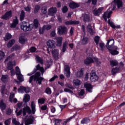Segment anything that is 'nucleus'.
<instances>
[{
  "label": "nucleus",
  "mask_w": 125,
  "mask_h": 125,
  "mask_svg": "<svg viewBox=\"0 0 125 125\" xmlns=\"http://www.w3.org/2000/svg\"><path fill=\"white\" fill-rule=\"evenodd\" d=\"M27 42V39L24 37L21 36L19 38V42L20 43H21V44H25V42Z\"/></svg>",
  "instance_id": "24"
},
{
  "label": "nucleus",
  "mask_w": 125,
  "mask_h": 125,
  "mask_svg": "<svg viewBox=\"0 0 125 125\" xmlns=\"http://www.w3.org/2000/svg\"><path fill=\"white\" fill-rule=\"evenodd\" d=\"M34 23H31L28 24V22L26 21H23L21 28V30H23L24 32H28V31H32L33 29L35 28L36 29L39 28V21L37 19H35L33 22Z\"/></svg>",
  "instance_id": "2"
},
{
  "label": "nucleus",
  "mask_w": 125,
  "mask_h": 125,
  "mask_svg": "<svg viewBox=\"0 0 125 125\" xmlns=\"http://www.w3.org/2000/svg\"><path fill=\"white\" fill-rule=\"evenodd\" d=\"M12 38V35L10 33H7L5 35V41H8V40H10V39Z\"/></svg>",
  "instance_id": "44"
},
{
  "label": "nucleus",
  "mask_w": 125,
  "mask_h": 125,
  "mask_svg": "<svg viewBox=\"0 0 125 125\" xmlns=\"http://www.w3.org/2000/svg\"><path fill=\"white\" fill-rule=\"evenodd\" d=\"M1 81L3 82V83H6V81H7V77L6 75H2Z\"/></svg>",
  "instance_id": "50"
},
{
  "label": "nucleus",
  "mask_w": 125,
  "mask_h": 125,
  "mask_svg": "<svg viewBox=\"0 0 125 125\" xmlns=\"http://www.w3.org/2000/svg\"><path fill=\"white\" fill-rule=\"evenodd\" d=\"M83 21L84 22H89L90 21V17L88 14H85L83 16Z\"/></svg>",
  "instance_id": "32"
},
{
  "label": "nucleus",
  "mask_w": 125,
  "mask_h": 125,
  "mask_svg": "<svg viewBox=\"0 0 125 125\" xmlns=\"http://www.w3.org/2000/svg\"><path fill=\"white\" fill-rule=\"evenodd\" d=\"M84 86L85 88H86V91L90 93L92 92V89H93V87H92V85H91V84L85 83L84 84Z\"/></svg>",
  "instance_id": "18"
},
{
  "label": "nucleus",
  "mask_w": 125,
  "mask_h": 125,
  "mask_svg": "<svg viewBox=\"0 0 125 125\" xmlns=\"http://www.w3.org/2000/svg\"><path fill=\"white\" fill-rule=\"evenodd\" d=\"M0 109L3 112L6 109V104H4L3 100H1L0 102Z\"/></svg>",
  "instance_id": "23"
},
{
  "label": "nucleus",
  "mask_w": 125,
  "mask_h": 125,
  "mask_svg": "<svg viewBox=\"0 0 125 125\" xmlns=\"http://www.w3.org/2000/svg\"><path fill=\"white\" fill-rule=\"evenodd\" d=\"M94 62H96L97 64H100V62H99L98 59L95 57H88L84 60V64L86 66H88V65H90V64H92V63H94Z\"/></svg>",
  "instance_id": "4"
},
{
  "label": "nucleus",
  "mask_w": 125,
  "mask_h": 125,
  "mask_svg": "<svg viewBox=\"0 0 125 125\" xmlns=\"http://www.w3.org/2000/svg\"><path fill=\"white\" fill-rule=\"evenodd\" d=\"M68 11V7L67 6H64L62 9V13H66Z\"/></svg>",
  "instance_id": "59"
},
{
  "label": "nucleus",
  "mask_w": 125,
  "mask_h": 125,
  "mask_svg": "<svg viewBox=\"0 0 125 125\" xmlns=\"http://www.w3.org/2000/svg\"><path fill=\"white\" fill-rule=\"evenodd\" d=\"M77 116V114H75L73 115V116H71L70 118L67 119L66 121H64L63 123L62 124V125H67V123L69 122V121H70V120H72V119H74L75 117Z\"/></svg>",
  "instance_id": "36"
},
{
  "label": "nucleus",
  "mask_w": 125,
  "mask_h": 125,
  "mask_svg": "<svg viewBox=\"0 0 125 125\" xmlns=\"http://www.w3.org/2000/svg\"><path fill=\"white\" fill-rule=\"evenodd\" d=\"M56 36V33H55V30H53L50 34V37L51 38H54Z\"/></svg>",
  "instance_id": "58"
},
{
  "label": "nucleus",
  "mask_w": 125,
  "mask_h": 125,
  "mask_svg": "<svg viewBox=\"0 0 125 125\" xmlns=\"http://www.w3.org/2000/svg\"><path fill=\"white\" fill-rule=\"evenodd\" d=\"M41 12L43 14H46V13H47V8L45 6L42 7L41 9Z\"/></svg>",
  "instance_id": "46"
},
{
  "label": "nucleus",
  "mask_w": 125,
  "mask_h": 125,
  "mask_svg": "<svg viewBox=\"0 0 125 125\" xmlns=\"http://www.w3.org/2000/svg\"><path fill=\"white\" fill-rule=\"evenodd\" d=\"M41 72L42 76H43L44 68H43V67L41 66L40 64H38L35 66V68L32 72L27 74V76H31L29 77V83H32L33 81V82H36L38 84L41 85L42 82L43 80H44V78L41 76ZM34 74H35L34 75ZM32 75H33L32 76Z\"/></svg>",
  "instance_id": "1"
},
{
  "label": "nucleus",
  "mask_w": 125,
  "mask_h": 125,
  "mask_svg": "<svg viewBox=\"0 0 125 125\" xmlns=\"http://www.w3.org/2000/svg\"><path fill=\"white\" fill-rule=\"evenodd\" d=\"M18 76V80L20 81V82H24V76H23V75H22L21 74H19L17 75Z\"/></svg>",
  "instance_id": "41"
},
{
  "label": "nucleus",
  "mask_w": 125,
  "mask_h": 125,
  "mask_svg": "<svg viewBox=\"0 0 125 125\" xmlns=\"http://www.w3.org/2000/svg\"><path fill=\"white\" fill-rule=\"evenodd\" d=\"M114 43H115V41L113 38H110L107 41L106 44V47L107 49H110L114 47Z\"/></svg>",
  "instance_id": "9"
},
{
  "label": "nucleus",
  "mask_w": 125,
  "mask_h": 125,
  "mask_svg": "<svg viewBox=\"0 0 125 125\" xmlns=\"http://www.w3.org/2000/svg\"><path fill=\"white\" fill-rule=\"evenodd\" d=\"M23 101L25 103H28L30 101V95L25 94L24 98L23 99Z\"/></svg>",
  "instance_id": "30"
},
{
  "label": "nucleus",
  "mask_w": 125,
  "mask_h": 125,
  "mask_svg": "<svg viewBox=\"0 0 125 125\" xmlns=\"http://www.w3.org/2000/svg\"><path fill=\"white\" fill-rule=\"evenodd\" d=\"M15 43V40L14 39H12L11 41H10L7 43L8 48H10V47H12V45H13Z\"/></svg>",
  "instance_id": "31"
},
{
  "label": "nucleus",
  "mask_w": 125,
  "mask_h": 125,
  "mask_svg": "<svg viewBox=\"0 0 125 125\" xmlns=\"http://www.w3.org/2000/svg\"><path fill=\"white\" fill-rule=\"evenodd\" d=\"M64 91L65 92H68L69 93H70L71 94H74V92H73V91L70 90V89H68L67 88H65L64 89Z\"/></svg>",
  "instance_id": "54"
},
{
  "label": "nucleus",
  "mask_w": 125,
  "mask_h": 125,
  "mask_svg": "<svg viewBox=\"0 0 125 125\" xmlns=\"http://www.w3.org/2000/svg\"><path fill=\"white\" fill-rule=\"evenodd\" d=\"M18 23H19L18 19L17 17H15V19L13 20L12 23L10 24V28H11L12 29L16 28L17 25H18Z\"/></svg>",
  "instance_id": "17"
},
{
  "label": "nucleus",
  "mask_w": 125,
  "mask_h": 125,
  "mask_svg": "<svg viewBox=\"0 0 125 125\" xmlns=\"http://www.w3.org/2000/svg\"><path fill=\"white\" fill-rule=\"evenodd\" d=\"M78 94L79 96H83L84 94V90L82 89L80 91H78Z\"/></svg>",
  "instance_id": "53"
},
{
  "label": "nucleus",
  "mask_w": 125,
  "mask_h": 125,
  "mask_svg": "<svg viewBox=\"0 0 125 125\" xmlns=\"http://www.w3.org/2000/svg\"><path fill=\"white\" fill-rule=\"evenodd\" d=\"M62 40H63V38H62V37L56 38L57 45H58V46H61L62 45Z\"/></svg>",
  "instance_id": "26"
},
{
  "label": "nucleus",
  "mask_w": 125,
  "mask_h": 125,
  "mask_svg": "<svg viewBox=\"0 0 125 125\" xmlns=\"http://www.w3.org/2000/svg\"><path fill=\"white\" fill-rule=\"evenodd\" d=\"M12 123L13 125H24V123H22L20 124V123L16 120V118H14L12 121Z\"/></svg>",
  "instance_id": "33"
},
{
  "label": "nucleus",
  "mask_w": 125,
  "mask_h": 125,
  "mask_svg": "<svg viewBox=\"0 0 125 125\" xmlns=\"http://www.w3.org/2000/svg\"><path fill=\"white\" fill-rule=\"evenodd\" d=\"M13 65L10 64L9 63H7V69L8 70H12L13 69Z\"/></svg>",
  "instance_id": "63"
},
{
  "label": "nucleus",
  "mask_w": 125,
  "mask_h": 125,
  "mask_svg": "<svg viewBox=\"0 0 125 125\" xmlns=\"http://www.w3.org/2000/svg\"><path fill=\"white\" fill-rule=\"evenodd\" d=\"M44 101H45V100L43 98L39 99L38 100V103H40V104H43V103H44Z\"/></svg>",
  "instance_id": "62"
},
{
  "label": "nucleus",
  "mask_w": 125,
  "mask_h": 125,
  "mask_svg": "<svg viewBox=\"0 0 125 125\" xmlns=\"http://www.w3.org/2000/svg\"><path fill=\"white\" fill-rule=\"evenodd\" d=\"M18 92L19 93H24V92L28 93V92H30V90H29V88H27L26 87L21 86L18 89Z\"/></svg>",
  "instance_id": "16"
},
{
  "label": "nucleus",
  "mask_w": 125,
  "mask_h": 125,
  "mask_svg": "<svg viewBox=\"0 0 125 125\" xmlns=\"http://www.w3.org/2000/svg\"><path fill=\"white\" fill-rule=\"evenodd\" d=\"M12 16V11H9L6 12L4 15H2L1 19L3 20H8L10 18H11Z\"/></svg>",
  "instance_id": "12"
},
{
  "label": "nucleus",
  "mask_w": 125,
  "mask_h": 125,
  "mask_svg": "<svg viewBox=\"0 0 125 125\" xmlns=\"http://www.w3.org/2000/svg\"><path fill=\"white\" fill-rule=\"evenodd\" d=\"M100 47L102 51H104V48H105V44L104 43H100Z\"/></svg>",
  "instance_id": "56"
},
{
  "label": "nucleus",
  "mask_w": 125,
  "mask_h": 125,
  "mask_svg": "<svg viewBox=\"0 0 125 125\" xmlns=\"http://www.w3.org/2000/svg\"><path fill=\"white\" fill-rule=\"evenodd\" d=\"M64 24L65 25H66V26H70V25H78V24H80V21L70 20L65 21Z\"/></svg>",
  "instance_id": "14"
},
{
  "label": "nucleus",
  "mask_w": 125,
  "mask_h": 125,
  "mask_svg": "<svg viewBox=\"0 0 125 125\" xmlns=\"http://www.w3.org/2000/svg\"><path fill=\"white\" fill-rule=\"evenodd\" d=\"M117 73H120V68L119 67H115L112 69L111 70V74L112 75H116Z\"/></svg>",
  "instance_id": "29"
},
{
  "label": "nucleus",
  "mask_w": 125,
  "mask_h": 125,
  "mask_svg": "<svg viewBox=\"0 0 125 125\" xmlns=\"http://www.w3.org/2000/svg\"><path fill=\"white\" fill-rule=\"evenodd\" d=\"M108 50L112 55H118L120 48L117 46H114L112 48L108 49Z\"/></svg>",
  "instance_id": "8"
},
{
  "label": "nucleus",
  "mask_w": 125,
  "mask_h": 125,
  "mask_svg": "<svg viewBox=\"0 0 125 125\" xmlns=\"http://www.w3.org/2000/svg\"><path fill=\"white\" fill-rule=\"evenodd\" d=\"M110 8H109V9L107 10V11L104 12V14L103 17L105 22H107V18H108V19H110L111 15H112V13H113L112 11H109L110 10Z\"/></svg>",
  "instance_id": "11"
},
{
  "label": "nucleus",
  "mask_w": 125,
  "mask_h": 125,
  "mask_svg": "<svg viewBox=\"0 0 125 125\" xmlns=\"http://www.w3.org/2000/svg\"><path fill=\"white\" fill-rule=\"evenodd\" d=\"M31 108L32 110H31V108H30V107L26 106V107H24L23 108V111L22 114L23 116H26V113H28V114H35L36 113V104L34 102V101H32L31 102Z\"/></svg>",
  "instance_id": "3"
},
{
  "label": "nucleus",
  "mask_w": 125,
  "mask_h": 125,
  "mask_svg": "<svg viewBox=\"0 0 125 125\" xmlns=\"http://www.w3.org/2000/svg\"><path fill=\"white\" fill-rule=\"evenodd\" d=\"M107 23L108 24H109V25H110V27L111 28H113V29H116V25H115V24H114V22L111 21V20L110 19H109L107 21Z\"/></svg>",
  "instance_id": "38"
},
{
  "label": "nucleus",
  "mask_w": 125,
  "mask_h": 125,
  "mask_svg": "<svg viewBox=\"0 0 125 125\" xmlns=\"http://www.w3.org/2000/svg\"><path fill=\"white\" fill-rule=\"evenodd\" d=\"M103 9H104V7H100L97 10H96V9H95L93 10L94 15L95 16H99V15H100Z\"/></svg>",
  "instance_id": "19"
},
{
  "label": "nucleus",
  "mask_w": 125,
  "mask_h": 125,
  "mask_svg": "<svg viewBox=\"0 0 125 125\" xmlns=\"http://www.w3.org/2000/svg\"><path fill=\"white\" fill-rule=\"evenodd\" d=\"M20 49V46L16 45L14 46L11 50V51H14V50H19Z\"/></svg>",
  "instance_id": "43"
},
{
  "label": "nucleus",
  "mask_w": 125,
  "mask_h": 125,
  "mask_svg": "<svg viewBox=\"0 0 125 125\" xmlns=\"http://www.w3.org/2000/svg\"><path fill=\"white\" fill-rule=\"evenodd\" d=\"M21 74V70H20V68L19 67H16V75L17 76L18 75H20Z\"/></svg>",
  "instance_id": "49"
},
{
  "label": "nucleus",
  "mask_w": 125,
  "mask_h": 125,
  "mask_svg": "<svg viewBox=\"0 0 125 125\" xmlns=\"http://www.w3.org/2000/svg\"><path fill=\"white\" fill-rule=\"evenodd\" d=\"M44 28L45 26H43L42 28L39 29V33L41 35H42L44 33V30H45Z\"/></svg>",
  "instance_id": "57"
},
{
  "label": "nucleus",
  "mask_w": 125,
  "mask_h": 125,
  "mask_svg": "<svg viewBox=\"0 0 125 125\" xmlns=\"http://www.w3.org/2000/svg\"><path fill=\"white\" fill-rule=\"evenodd\" d=\"M64 74L66 75V77L70 78L71 76V71H70V66L68 65L64 66Z\"/></svg>",
  "instance_id": "13"
},
{
  "label": "nucleus",
  "mask_w": 125,
  "mask_h": 125,
  "mask_svg": "<svg viewBox=\"0 0 125 125\" xmlns=\"http://www.w3.org/2000/svg\"><path fill=\"white\" fill-rule=\"evenodd\" d=\"M10 122H11V118H9L4 121L5 125H10Z\"/></svg>",
  "instance_id": "52"
},
{
  "label": "nucleus",
  "mask_w": 125,
  "mask_h": 125,
  "mask_svg": "<svg viewBox=\"0 0 125 125\" xmlns=\"http://www.w3.org/2000/svg\"><path fill=\"white\" fill-rule=\"evenodd\" d=\"M47 45L49 48H54L55 47V42L53 40H49L47 42Z\"/></svg>",
  "instance_id": "21"
},
{
  "label": "nucleus",
  "mask_w": 125,
  "mask_h": 125,
  "mask_svg": "<svg viewBox=\"0 0 125 125\" xmlns=\"http://www.w3.org/2000/svg\"><path fill=\"white\" fill-rule=\"evenodd\" d=\"M45 92L47 94L50 95L51 94V89L49 87H47L45 89Z\"/></svg>",
  "instance_id": "60"
},
{
  "label": "nucleus",
  "mask_w": 125,
  "mask_h": 125,
  "mask_svg": "<svg viewBox=\"0 0 125 125\" xmlns=\"http://www.w3.org/2000/svg\"><path fill=\"white\" fill-rule=\"evenodd\" d=\"M69 7L72 8V9H75V8L80 7V4L75 2H71L69 3Z\"/></svg>",
  "instance_id": "22"
},
{
  "label": "nucleus",
  "mask_w": 125,
  "mask_h": 125,
  "mask_svg": "<svg viewBox=\"0 0 125 125\" xmlns=\"http://www.w3.org/2000/svg\"><path fill=\"white\" fill-rule=\"evenodd\" d=\"M89 122H90V119H89V118L88 117H86V118H83L82 119V120L81 121V123L83 125H84V124H88V123H89Z\"/></svg>",
  "instance_id": "28"
},
{
  "label": "nucleus",
  "mask_w": 125,
  "mask_h": 125,
  "mask_svg": "<svg viewBox=\"0 0 125 125\" xmlns=\"http://www.w3.org/2000/svg\"><path fill=\"white\" fill-rule=\"evenodd\" d=\"M81 44L83 45H85L88 43V38L87 37L83 35L81 37Z\"/></svg>",
  "instance_id": "20"
},
{
  "label": "nucleus",
  "mask_w": 125,
  "mask_h": 125,
  "mask_svg": "<svg viewBox=\"0 0 125 125\" xmlns=\"http://www.w3.org/2000/svg\"><path fill=\"white\" fill-rule=\"evenodd\" d=\"M52 53L54 58H56L57 57H58V50H57V49L53 50L52 51Z\"/></svg>",
  "instance_id": "35"
},
{
  "label": "nucleus",
  "mask_w": 125,
  "mask_h": 125,
  "mask_svg": "<svg viewBox=\"0 0 125 125\" xmlns=\"http://www.w3.org/2000/svg\"><path fill=\"white\" fill-rule=\"evenodd\" d=\"M57 12V8L56 7H51L48 9V15L50 16H53L54 14H56Z\"/></svg>",
  "instance_id": "15"
},
{
  "label": "nucleus",
  "mask_w": 125,
  "mask_h": 125,
  "mask_svg": "<svg viewBox=\"0 0 125 125\" xmlns=\"http://www.w3.org/2000/svg\"><path fill=\"white\" fill-rule=\"evenodd\" d=\"M54 121L55 122V125H61L60 123L62 122V120L54 118Z\"/></svg>",
  "instance_id": "40"
},
{
  "label": "nucleus",
  "mask_w": 125,
  "mask_h": 125,
  "mask_svg": "<svg viewBox=\"0 0 125 125\" xmlns=\"http://www.w3.org/2000/svg\"><path fill=\"white\" fill-rule=\"evenodd\" d=\"M5 56V54L2 51H0V58L3 59Z\"/></svg>",
  "instance_id": "61"
},
{
  "label": "nucleus",
  "mask_w": 125,
  "mask_h": 125,
  "mask_svg": "<svg viewBox=\"0 0 125 125\" xmlns=\"http://www.w3.org/2000/svg\"><path fill=\"white\" fill-rule=\"evenodd\" d=\"M35 117L32 115H30L25 120L24 125H33L35 122Z\"/></svg>",
  "instance_id": "7"
},
{
  "label": "nucleus",
  "mask_w": 125,
  "mask_h": 125,
  "mask_svg": "<svg viewBox=\"0 0 125 125\" xmlns=\"http://www.w3.org/2000/svg\"><path fill=\"white\" fill-rule=\"evenodd\" d=\"M14 94H11L10 95V97H9V101L10 102H11V103H12V102H13V99L14 98Z\"/></svg>",
  "instance_id": "55"
},
{
  "label": "nucleus",
  "mask_w": 125,
  "mask_h": 125,
  "mask_svg": "<svg viewBox=\"0 0 125 125\" xmlns=\"http://www.w3.org/2000/svg\"><path fill=\"white\" fill-rule=\"evenodd\" d=\"M73 83L77 86L81 85V83H82V82L79 80H74Z\"/></svg>",
  "instance_id": "48"
},
{
  "label": "nucleus",
  "mask_w": 125,
  "mask_h": 125,
  "mask_svg": "<svg viewBox=\"0 0 125 125\" xmlns=\"http://www.w3.org/2000/svg\"><path fill=\"white\" fill-rule=\"evenodd\" d=\"M41 9V6L39 5H37L35 6L34 8V13L36 14L39 12V10Z\"/></svg>",
  "instance_id": "42"
},
{
  "label": "nucleus",
  "mask_w": 125,
  "mask_h": 125,
  "mask_svg": "<svg viewBox=\"0 0 125 125\" xmlns=\"http://www.w3.org/2000/svg\"><path fill=\"white\" fill-rule=\"evenodd\" d=\"M36 60L38 62L40 63L41 65H42V64H43V60L42 59V58H40L39 56H36Z\"/></svg>",
  "instance_id": "37"
},
{
  "label": "nucleus",
  "mask_w": 125,
  "mask_h": 125,
  "mask_svg": "<svg viewBox=\"0 0 125 125\" xmlns=\"http://www.w3.org/2000/svg\"><path fill=\"white\" fill-rule=\"evenodd\" d=\"M110 66H111V67H115L119 65V62H118V61L116 60H112L111 61H110Z\"/></svg>",
  "instance_id": "25"
},
{
  "label": "nucleus",
  "mask_w": 125,
  "mask_h": 125,
  "mask_svg": "<svg viewBox=\"0 0 125 125\" xmlns=\"http://www.w3.org/2000/svg\"><path fill=\"white\" fill-rule=\"evenodd\" d=\"M20 19L21 21H23L25 19V12L24 10H21L20 14Z\"/></svg>",
  "instance_id": "34"
},
{
  "label": "nucleus",
  "mask_w": 125,
  "mask_h": 125,
  "mask_svg": "<svg viewBox=\"0 0 125 125\" xmlns=\"http://www.w3.org/2000/svg\"><path fill=\"white\" fill-rule=\"evenodd\" d=\"M65 86L66 87H68V88H70V89L72 90L74 89V87L69 83H66L65 84Z\"/></svg>",
  "instance_id": "64"
},
{
  "label": "nucleus",
  "mask_w": 125,
  "mask_h": 125,
  "mask_svg": "<svg viewBox=\"0 0 125 125\" xmlns=\"http://www.w3.org/2000/svg\"><path fill=\"white\" fill-rule=\"evenodd\" d=\"M77 76L78 78H82L83 76V68L77 72Z\"/></svg>",
  "instance_id": "39"
},
{
  "label": "nucleus",
  "mask_w": 125,
  "mask_h": 125,
  "mask_svg": "<svg viewBox=\"0 0 125 125\" xmlns=\"http://www.w3.org/2000/svg\"><path fill=\"white\" fill-rule=\"evenodd\" d=\"M100 40V38L99 37V36H96L94 38V42L97 45L99 43Z\"/></svg>",
  "instance_id": "51"
},
{
  "label": "nucleus",
  "mask_w": 125,
  "mask_h": 125,
  "mask_svg": "<svg viewBox=\"0 0 125 125\" xmlns=\"http://www.w3.org/2000/svg\"><path fill=\"white\" fill-rule=\"evenodd\" d=\"M92 1V4H93V5H96L97 4V0H88V1L86 2V3H90Z\"/></svg>",
  "instance_id": "47"
},
{
  "label": "nucleus",
  "mask_w": 125,
  "mask_h": 125,
  "mask_svg": "<svg viewBox=\"0 0 125 125\" xmlns=\"http://www.w3.org/2000/svg\"><path fill=\"white\" fill-rule=\"evenodd\" d=\"M90 80L93 82H97L98 81V79H99V77L97 75H96V72L95 71H92L90 73Z\"/></svg>",
  "instance_id": "10"
},
{
  "label": "nucleus",
  "mask_w": 125,
  "mask_h": 125,
  "mask_svg": "<svg viewBox=\"0 0 125 125\" xmlns=\"http://www.w3.org/2000/svg\"><path fill=\"white\" fill-rule=\"evenodd\" d=\"M68 45V42L65 41L62 44V52L64 53L67 50V46Z\"/></svg>",
  "instance_id": "27"
},
{
  "label": "nucleus",
  "mask_w": 125,
  "mask_h": 125,
  "mask_svg": "<svg viewBox=\"0 0 125 125\" xmlns=\"http://www.w3.org/2000/svg\"><path fill=\"white\" fill-rule=\"evenodd\" d=\"M57 30L58 34L60 36H64L68 34V28L65 26H60Z\"/></svg>",
  "instance_id": "6"
},
{
  "label": "nucleus",
  "mask_w": 125,
  "mask_h": 125,
  "mask_svg": "<svg viewBox=\"0 0 125 125\" xmlns=\"http://www.w3.org/2000/svg\"><path fill=\"white\" fill-rule=\"evenodd\" d=\"M111 4L113 6V8L111 9L112 11L116 9V6H117L118 9L123 8V0H114Z\"/></svg>",
  "instance_id": "5"
},
{
  "label": "nucleus",
  "mask_w": 125,
  "mask_h": 125,
  "mask_svg": "<svg viewBox=\"0 0 125 125\" xmlns=\"http://www.w3.org/2000/svg\"><path fill=\"white\" fill-rule=\"evenodd\" d=\"M87 28L89 33H90L91 35H93V29H92L91 25H90V24H88Z\"/></svg>",
  "instance_id": "45"
}]
</instances>
